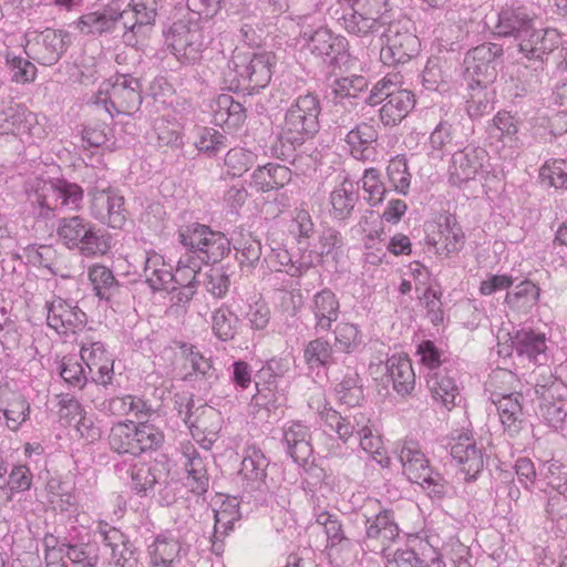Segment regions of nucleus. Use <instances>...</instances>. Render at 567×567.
I'll return each instance as SVG.
<instances>
[{
    "label": "nucleus",
    "mask_w": 567,
    "mask_h": 567,
    "mask_svg": "<svg viewBox=\"0 0 567 567\" xmlns=\"http://www.w3.org/2000/svg\"><path fill=\"white\" fill-rule=\"evenodd\" d=\"M400 84L401 80L398 74H386L374 84L369 95L364 97V102L370 105H377L385 101L380 109V118L384 125L400 123L414 107L413 93L400 89Z\"/></svg>",
    "instance_id": "1"
},
{
    "label": "nucleus",
    "mask_w": 567,
    "mask_h": 567,
    "mask_svg": "<svg viewBox=\"0 0 567 567\" xmlns=\"http://www.w3.org/2000/svg\"><path fill=\"white\" fill-rule=\"evenodd\" d=\"M56 235L69 249H78L86 257L105 255L111 248L110 237L79 215L61 218Z\"/></svg>",
    "instance_id": "2"
},
{
    "label": "nucleus",
    "mask_w": 567,
    "mask_h": 567,
    "mask_svg": "<svg viewBox=\"0 0 567 567\" xmlns=\"http://www.w3.org/2000/svg\"><path fill=\"white\" fill-rule=\"evenodd\" d=\"M320 102L312 93L298 96L286 112L282 138L302 144L319 131Z\"/></svg>",
    "instance_id": "3"
},
{
    "label": "nucleus",
    "mask_w": 567,
    "mask_h": 567,
    "mask_svg": "<svg viewBox=\"0 0 567 567\" xmlns=\"http://www.w3.org/2000/svg\"><path fill=\"white\" fill-rule=\"evenodd\" d=\"M83 199V189L65 179L56 182H43L32 194L29 200L33 207H38L39 216L48 218L58 209H78Z\"/></svg>",
    "instance_id": "4"
},
{
    "label": "nucleus",
    "mask_w": 567,
    "mask_h": 567,
    "mask_svg": "<svg viewBox=\"0 0 567 567\" xmlns=\"http://www.w3.org/2000/svg\"><path fill=\"white\" fill-rule=\"evenodd\" d=\"M399 460L403 467V474L412 483L420 484L430 495L443 497L445 494L446 482L443 476L434 472L425 454L413 441L404 442Z\"/></svg>",
    "instance_id": "5"
},
{
    "label": "nucleus",
    "mask_w": 567,
    "mask_h": 567,
    "mask_svg": "<svg viewBox=\"0 0 567 567\" xmlns=\"http://www.w3.org/2000/svg\"><path fill=\"white\" fill-rule=\"evenodd\" d=\"M385 0H357L341 18L344 30L358 37L382 33L385 24Z\"/></svg>",
    "instance_id": "6"
},
{
    "label": "nucleus",
    "mask_w": 567,
    "mask_h": 567,
    "mask_svg": "<svg viewBox=\"0 0 567 567\" xmlns=\"http://www.w3.org/2000/svg\"><path fill=\"white\" fill-rule=\"evenodd\" d=\"M503 48L496 43H483L470 50L464 58L465 76L478 86H486L497 75Z\"/></svg>",
    "instance_id": "7"
},
{
    "label": "nucleus",
    "mask_w": 567,
    "mask_h": 567,
    "mask_svg": "<svg viewBox=\"0 0 567 567\" xmlns=\"http://www.w3.org/2000/svg\"><path fill=\"white\" fill-rule=\"evenodd\" d=\"M300 37L306 41L308 49L312 54L323 59L326 63L333 68H341L348 62L347 52L348 42L341 35H334L329 29L319 27L316 30L310 25L305 28Z\"/></svg>",
    "instance_id": "8"
},
{
    "label": "nucleus",
    "mask_w": 567,
    "mask_h": 567,
    "mask_svg": "<svg viewBox=\"0 0 567 567\" xmlns=\"http://www.w3.org/2000/svg\"><path fill=\"white\" fill-rule=\"evenodd\" d=\"M166 42L176 59L185 64L199 59L206 37L197 23L177 21L171 27Z\"/></svg>",
    "instance_id": "9"
},
{
    "label": "nucleus",
    "mask_w": 567,
    "mask_h": 567,
    "mask_svg": "<svg viewBox=\"0 0 567 567\" xmlns=\"http://www.w3.org/2000/svg\"><path fill=\"white\" fill-rule=\"evenodd\" d=\"M90 194L92 216L111 228L122 229L126 224L127 215L124 197L110 187L102 189L95 187Z\"/></svg>",
    "instance_id": "10"
},
{
    "label": "nucleus",
    "mask_w": 567,
    "mask_h": 567,
    "mask_svg": "<svg viewBox=\"0 0 567 567\" xmlns=\"http://www.w3.org/2000/svg\"><path fill=\"white\" fill-rule=\"evenodd\" d=\"M488 153L485 148L467 145L452 155L449 166V179L455 186H462L483 171L488 162Z\"/></svg>",
    "instance_id": "11"
},
{
    "label": "nucleus",
    "mask_w": 567,
    "mask_h": 567,
    "mask_svg": "<svg viewBox=\"0 0 567 567\" xmlns=\"http://www.w3.org/2000/svg\"><path fill=\"white\" fill-rule=\"evenodd\" d=\"M275 55L270 52H256L250 55H236L231 60L237 74L248 81L251 89L265 87L271 80Z\"/></svg>",
    "instance_id": "12"
},
{
    "label": "nucleus",
    "mask_w": 567,
    "mask_h": 567,
    "mask_svg": "<svg viewBox=\"0 0 567 567\" xmlns=\"http://www.w3.org/2000/svg\"><path fill=\"white\" fill-rule=\"evenodd\" d=\"M142 85L138 79L131 75H120L110 91L106 110L111 107L118 114H133L142 104Z\"/></svg>",
    "instance_id": "13"
},
{
    "label": "nucleus",
    "mask_w": 567,
    "mask_h": 567,
    "mask_svg": "<svg viewBox=\"0 0 567 567\" xmlns=\"http://www.w3.org/2000/svg\"><path fill=\"white\" fill-rule=\"evenodd\" d=\"M534 18L525 7L506 6L498 13V22L495 27L499 37H513L519 40L530 32Z\"/></svg>",
    "instance_id": "14"
},
{
    "label": "nucleus",
    "mask_w": 567,
    "mask_h": 567,
    "mask_svg": "<svg viewBox=\"0 0 567 567\" xmlns=\"http://www.w3.org/2000/svg\"><path fill=\"white\" fill-rule=\"evenodd\" d=\"M48 324L56 332H63L62 329H73L85 323L86 315L79 307L71 306L60 297L52 301H47Z\"/></svg>",
    "instance_id": "15"
},
{
    "label": "nucleus",
    "mask_w": 567,
    "mask_h": 567,
    "mask_svg": "<svg viewBox=\"0 0 567 567\" xmlns=\"http://www.w3.org/2000/svg\"><path fill=\"white\" fill-rule=\"evenodd\" d=\"M282 432L289 456L298 464L307 463L313 452L309 429L300 422H289Z\"/></svg>",
    "instance_id": "16"
},
{
    "label": "nucleus",
    "mask_w": 567,
    "mask_h": 567,
    "mask_svg": "<svg viewBox=\"0 0 567 567\" xmlns=\"http://www.w3.org/2000/svg\"><path fill=\"white\" fill-rule=\"evenodd\" d=\"M321 419L324 421L327 426L336 431L339 439L344 443L357 433L358 436L364 427L370 423V419L364 413L354 411L349 414L341 415L336 410L329 409L321 412Z\"/></svg>",
    "instance_id": "17"
},
{
    "label": "nucleus",
    "mask_w": 567,
    "mask_h": 567,
    "mask_svg": "<svg viewBox=\"0 0 567 567\" xmlns=\"http://www.w3.org/2000/svg\"><path fill=\"white\" fill-rule=\"evenodd\" d=\"M214 532L212 547L216 554L224 550L223 539L234 529V524L241 518L239 503L233 497L223 502L218 509L214 511Z\"/></svg>",
    "instance_id": "18"
},
{
    "label": "nucleus",
    "mask_w": 567,
    "mask_h": 567,
    "mask_svg": "<svg viewBox=\"0 0 567 567\" xmlns=\"http://www.w3.org/2000/svg\"><path fill=\"white\" fill-rule=\"evenodd\" d=\"M340 303L334 292L324 288L317 292L311 301L310 310L315 317L317 332L329 331L332 323L338 320Z\"/></svg>",
    "instance_id": "19"
},
{
    "label": "nucleus",
    "mask_w": 567,
    "mask_h": 567,
    "mask_svg": "<svg viewBox=\"0 0 567 567\" xmlns=\"http://www.w3.org/2000/svg\"><path fill=\"white\" fill-rule=\"evenodd\" d=\"M452 458L461 466L466 480H473L483 470L484 461L482 450L475 441L465 436L460 437L451 447Z\"/></svg>",
    "instance_id": "20"
},
{
    "label": "nucleus",
    "mask_w": 567,
    "mask_h": 567,
    "mask_svg": "<svg viewBox=\"0 0 567 567\" xmlns=\"http://www.w3.org/2000/svg\"><path fill=\"white\" fill-rule=\"evenodd\" d=\"M558 39L556 30H536L533 24L530 32L518 40L519 51L528 59L543 60L545 54L550 53L557 47Z\"/></svg>",
    "instance_id": "21"
},
{
    "label": "nucleus",
    "mask_w": 567,
    "mask_h": 567,
    "mask_svg": "<svg viewBox=\"0 0 567 567\" xmlns=\"http://www.w3.org/2000/svg\"><path fill=\"white\" fill-rule=\"evenodd\" d=\"M68 33L62 30L45 29L37 38V61L43 65H53L66 50L65 38Z\"/></svg>",
    "instance_id": "22"
},
{
    "label": "nucleus",
    "mask_w": 567,
    "mask_h": 567,
    "mask_svg": "<svg viewBox=\"0 0 567 567\" xmlns=\"http://www.w3.org/2000/svg\"><path fill=\"white\" fill-rule=\"evenodd\" d=\"M419 51V39L409 32L389 37L388 44L381 49L380 58L386 63H405Z\"/></svg>",
    "instance_id": "23"
},
{
    "label": "nucleus",
    "mask_w": 567,
    "mask_h": 567,
    "mask_svg": "<svg viewBox=\"0 0 567 567\" xmlns=\"http://www.w3.org/2000/svg\"><path fill=\"white\" fill-rule=\"evenodd\" d=\"M523 394L514 392L509 394H492V401L496 405L501 422L513 435L519 431L523 421Z\"/></svg>",
    "instance_id": "24"
},
{
    "label": "nucleus",
    "mask_w": 567,
    "mask_h": 567,
    "mask_svg": "<svg viewBox=\"0 0 567 567\" xmlns=\"http://www.w3.org/2000/svg\"><path fill=\"white\" fill-rule=\"evenodd\" d=\"M365 534L370 540L380 543V548L385 551L390 544L399 536V527L394 522L393 513L384 509L372 518L365 519Z\"/></svg>",
    "instance_id": "25"
},
{
    "label": "nucleus",
    "mask_w": 567,
    "mask_h": 567,
    "mask_svg": "<svg viewBox=\"0 0 567 567\" xmlns=\"http://www.w3.org/2000/svg\"><path fill=\"white\" fill-rule=\"evenodd\" d=\"M214 123L235 128L241 125L247 117L244 103L235 101L230 94H220L212 104Z\"/></svg>",
    "instance_id": "26"
},
{
    "label": "nucleus",
    "mask_w": 567,
    "mask_h": 567,
    "mask_svg": "<svg viewBox=\"0 0 567 567\" xmlns=\"http://www.w3.org/2000/svg\"><path fill=\"white\" fill-rule=\"evenodd\" d=\"M127 13H121L118 9L109 8L103 11H94L83 14L78 21L79 30L84 34H102L113 31Z\"/></svg>",
    "instance_id": "27"
},
{
    "label": "nucleus",
    "mask_w": 567,
    "mask_h": 567,
    "mask_svg": "<svg viewBox=\"0 0 567 567\" xmlns=\"http://www.w3.org/2000/svg\"><path fill=\"white\" fill-rule=\"evenodd\" d=\"M427 386L435 402L440 403L447 411H451L461 400L460 390L455 379L447 372L437 371L427 379Z\"/></svg>",
    "instance_id": "28"
},
{
    "label": "nucleus",
    "mask_w": 567,
    "mask_h": 567,
    "mask_svg": "<svg viewBox=\"0 0 567 567\" xmlns=\"http://www.w3.org/2000/svg\"><path fill=\"white\" fill-rule=\"evenodd\" d=\"M143 276L148 286L154 290L176 291L172 268L167 266L162 256L153 254L145 260Z\"/></svg>",
    "instance_id": "29"
},
{
    "label": "nucleus",
    "mask_w": 567,
    "mask_h": 567,
    "mask_svg": "<svg viewBox=\"0 0 567 567\" xmlns=\"http://www.w3.org/2000/svg\"><path fill=\"white\" fill-rule=\"evenodd\" d=\"M509 339L512 350H515L518 357H526L533 361L544 355L547 349L545 334L532 329L516 330L512 336L509 334Z\"/></svg>",
    "instance_id": "30"
},
{
    "label": "nucleus",
    "mask_w": 567,
    "mask_h": 567,
    "mask_svg": "<svg viewBox=\"0 0 567 567\" xmlns=\"http://www.w3.org/2000/svg\"><path fill=\"white\" fill-rule=\"evenodd\" d=\"M269 461L261 450L251 446L246 450L241 461L240 474L252 489H261L266 485L267 467Z\"/></svg>",
    "instance_id": "31"
},
{
    "label": "nucleus",
    "mask_w": 567,
    "mask_h": 567,
    "mask_svg": "<svg viewBox=\"0 0 567 567\" xmlns=\"http://www.w3.org/2000/svg\"><path fill=\"white\" fill-rule=\"evenodd\" d=\"M386 382H391L399 394L410 393L415 383V374L409 359L391 357L385 363Z\"/></svg>",
    "instance_id": "32"
},
{
    "label": "nucleus",
    "mask_w": 567,
    "mask_h": 567,
    "mask_svg": "<svg viewBox=\"0 0 567 567\" xmlns=\"http://www.w3.org/2000/svg\"><path fill=\"white\" fill-rule=\"evenodd\" d=\"M132 489L141 496H146L153 487L167 483V473L159 465L145 463L134 464L131 470Z\"/></svg>",
    "instance_id": "33"
},
{
    "label": "nucleus",
    "mask_w": 567,
    "mask_h": 567,
    "mask_svg": "<svg viewBox=\"0 0 567 567\" xmlns=\"http://www.w3.org/2000/svg\"><path fill=\"white\" fill-rule=\"evenodd\" d=\"M184 455L187 457L185 463V471L187 472L185 485L195 495H204L209 487L206 463L194 447L190 451L187 450Z\"/></svg>",
    "instance_id": "34"
},
{
    "label": "nucleus",
    "mask_w": 567,
    "mask_h": 567,
    "mask_svg": "<svg viewBox=\"0 0 567 567\" xmlns=\"http://www.w3.org/2000/svg\"><path fill=\"white\" fill-rule=\"evenodd\" d=\"M252 184L262 192L284 187L291 179V171L282 165L269 163L258 166L252 173Z\"/></svg>",
    "instance_id": "35"
},
{
    "label": "nucleus",
    "mask_w": 567,
    "mask_h": 567,
    "mask_svg": "<svg viewBox=\"0 0 567 567\" xmlns=\"http://www.w3.org/2000/svg\"><path fill=\"white\" fill-rule=\"evenodd\" d=\"M358 199L359 195L355 185L346 178L330 194L333 217L339 220L350 218Z\"/></svg>",
    "instance_id": "36"
},
{
    "label": "nucleus",
    "mask_w": 567,
    "mask_h": 567,
    "mask_svg": "<svg viewBox=\"0 0 567 567\" xmlns=\"http://www.w3.org/2000/svg\"><path fill=\"white\" fill-rule=\"evenodd\" d=\"M487 133L492 144L499 142L503 146H517V122L509 113L498 112L487 127Z\"/></svg>",
    "instance_id": "37"
},
{
    "label": "nucleus",
    "mask_w": 567,
    "mask_h": 567,
    "mask_svg": "<svg viewBox=\"0 0 567 567\" xmlns=\"http://www.w3.org/2000/svg\"><path fill=\"white\" fill-rule=\"evenodd\" d=\"M121 13H127L122 20L123 28L135 33L137 29L155 21L156 2L155 0H133V9L123 10Z\"/></svg>",
    "instance_id": "38"
},
{
    "label": "nucleus",
    "mask_w": 567,
    "mask_h": 567,
    "mask_svg": "<svg viewBox=\"0 0 567 567\" xmlns=\"http://www.w3.org/2000/svg\"><path fill=\"white\" fill-rule=\"evenodd\" d=\"M440 238L429 237L427 243L436 246L443 244L446 255L457 252L464 245V234L453 216H446L445 221L439 225Z\"/></svg>",
    "instance_id": "39"
},
{
    "label": "nucleus",
    "mask_w": 567,
    "mask_h": 567,
    "mask_svg": "<svg viewBox=\"0 0 567 567\" xmlns=\"http://www.w3.org/2000/svg\"><path fill=\"white\" fill-rule=\"evenodd\" d=\"M202 248H198L197 259L205 264H216L230 252V241L220 231L209 229Z\"/></svg>",
    "instance_id": "40"
},
{
    "label": "nucleus",
    "mask_w": 567,
    "mask_h": 567,
    "mask_svg": "<svg viewBox=\"0 0 567 567\" xmlns=\"http://www.w3.org/2000/svg\"><path fill=\"white\" fill-rule=\"evenodd\" d=\"M136 430L134 422L115 424L110 434V445L117 453L137 456Z\"/></svg>",
    "instance_id": "41"
},
{
    "label": "nucleus",
    "mask_w": 567,
    "mask_h": 567,
    "mask_svg": "<svg viewBox=\"0 0 567 567\" xmlns=\"http://www.w3.org/2000/svg\"><path fill=\"white\" fill-rule=\"evenodd\" d=\"M303 359L310 369L326 368L333 363V349L324 338L309 341L303 349Z\"/></svg>",
    "instance_id": "42"
},
{
    "label": "nucleus",
    "mask_w": 567,
    "mask_h": 567,
    "mask_svg": "<svg viewBox=\"0 0 567 567\" xmlns=\"http://www.w3.org/2000/svg\"><path fill=\"white\" fill-rule=\"evenodd\" d=\"M368 89V80L361 75H352L333 80L331 94L333 102L340 103L344 99L358 100Z\"/></svg>",
    "instance_id": "43"
},
{
    "label": "nucleus",
    "mask_w": 567,
    "mask_h": 567,
    "mask_svg": "<svg viewBox=\"0 0 567 567\" xmlns=\"http://www.w3.org/2000/svg\"><path fill=\"white\" fill-rule=\"evenodd\" d=\"M181 550L182 546L178 540L158 536L150 546L151 561L154 566L171 567Z\"/></svg>",
    "instance_id": "44"
},
{
    "label": "nucleus",
    "mask_w": 567,
    "mask_h": 567,
    "mask_svg": "<svg viewBox=\"0 0 567 567\" xmlns=\"http://www.w3.org/2000/svg\"><path fill=\"white\" fill-rule=\"evenodd\" d=\"M89 278L92 282L95 295L100 299L109 300L118 286L112 270L102 265H94L91 267L89 270Z\"/></svg>",
    "instance_id": "45"
},
{
    "label": "nucleus",
    "mask_w": 567,
    "mask_h": 567,
    "mask_svg": "<svg viewBox=\"0 0 567 567\" xmlns=\"http://www.w3.org/2000/svg\"><path fill=\"white\" fill-rule=\"evenodd\" d=\"M539 289L529 280L518 284L512 292H507L505 301L515 309H527L537 303Z\"/></svg>",
    "instance_id": "46"
},
{
    "label": "nucleus",
    "mask_w": 567,
    "mask_h": 567,
    "mask_svg": "<svg viewBox=\"0 0 567 567\" xmlns=\"http://www.w3.org/2000/svg\"><path fill=\"white\" fill-rule=\"evenodd\" d=\"M238 317L228 308H219L213 313V331L221 341L233 340L237 333Z\"/></svg>",
    "instance_id": "47"
},
{
    "label": "nucleus",
    "mask_w": 567,
    "mask_h": 567,
    "mask_svg": "<svg viewBox=\"0 0 567 567\" xmlns=\"http://www.w3.org/2000/svg\"><path fill=\"white\" fill-rule=\"evenodd\" d=\"M539 178L546 186L557 189L567 188V162L563 159L546 162L539 169Z\"/></svg>",
    "instance_id": "48"
},
{
    "label": "nucleus",
    "mask_w": 567,
    "mask_h": 567,
    "mask_svg": "<svg viewBox=\"0 0 567 567\" xmlns=\"http://www.w3.org/2000/svg\"><path fill=\"white\" fill-rule=\"evenodd\" d=\"M334 346L344 353L353 352L361 343V336L355 324L340 322L334 330Z\"/></svg>",
    "instance_id": "49"
},
{
    "label": "nucleus",
    "mask_w": 567,
    "mask_h": 567,
    "mask_svg": "<svg viewBox=\"0 0 567 567\" xmlns=\"http://www.w3.org/2000/svg\"><path fill=\"white\" fill-rule=\"evenodd\" d=\"M389 182L400 194H406L410 187L411 175L408 171L406 158L396 156L389 162L386 167Z\"/></svg>",
    "instance_id": "50"
},
{
    "label": "nucleus",
    "mask_w": 567,
    "mask_h": 567,
    "mask_svg": "<svg viewBox=\"0 0 567 567\" xmlns=\"http://www.w3.org/2000/svg\"><path fill=\"white\" fill-rule=\"evenodd\" d=\"M135 430L138 455L147 450L159 447L164 441L163 432L148 422H142L138 425L135 424Z\"/></svg>",
    "instance_id": "51"
},
{
    "label": "nucleus",
    "mask_w": 567,
    "mask_h": 567,
    "mask_svg": "<svg viewBox=\"0 0 567 567\" xmlns=\"http://www.w3.org/2000/svg\"><path fill=\"white\" fill-rule=\"evenodd\" d=\"M378 138L377 131L365 123L357 125L351 130L346 137V142L351 146V153L354 157L363 156L365 148L364 145H369L375 142Z\"/></svg>",
    "instance_id": "52"
},
{
    "label": "nucleus",
    "mask_w": 567,
    "mask_h": 567,
    "mask_svg": "<svg viewBox=\"0 0 567 567\" xmlns=\"http://www.w3.org/2000/svg\"><path fill=\"white\" fill-rule=\"evenodd\" d=\"M209 229L208 226L198 223L184 226L178 230L179 243L197 256L198 248H202L205 244L204 240Z\"/></svg>",
    "instance_id": "53"
},
{
    "label": "nucleus",
    "mask_w": 567,
    "mask_h": 567,
    "mask_svg": "<svg viewBox=\"0 0 567 567\" xmlns=\"http://www.w3.org/2000/svg\"><path fill=\"white\" fill-rule=\"evenodd\" d=\"M358 382L359 375L357 373H352L346 375L337 385L336 390L342 403L349 406H355L363 400V390Z\"/></svg>",
    "instance_id": "54"
},
{
    "label": "nucleus",
    "mask_w": 567,
    "mask_h": 567,
    "mask_svg": "<svg viewBox=\"0 0 567 567\" xmlns=\"http://www.w3.org/2000/svg\"><path fill=\"white\" fill-rule=\"evenodd\" d=\"M226 140V136L220 132L204 127L199 133L198 140L195 142V146L198 151L208 155H216L227 147Z\"/></svg>",
    "instance_id": "55"
},
{
    "label": "nucleus",
    "mask_w": 567,
    "mask_h": 567,
    "mask_svg": "<svg viewBox=\"0 0 567 567\" xmlns=\"http://www.w3.org/2000/svg\"><path fill=\"white\" fill-rule=\"evenodd\" d=\"M193 408H194V401H193V399H188L185 404L179 403L178 413L181 416L183 415L184 422L186 424H188L189 427H196L198 430L205 431L206 430L205 417L217 416V412L210 406L200 405L199 408L196 409V412L198 410H202L200 415H196L195 419L193 420V415H194Z\"/></svg>",
    "instance_id": "56"
},
{
    "label": "nucleus",
    "mask_w": 567,
    "mask_h": 567,
    "mask_svg": "<svg viewBox=\"0 0 567 567\" xmlns=\"http://www.w3.org/2000/svg\"><path fill=\"white\" fill-rule=\"evenodd\" d=\"M361 182L362 188L369 194L368 200L371 205H377L384 199L385 187L380 181V172L377 168L365 169Z\"/></svg>",
    "instance_id": "57"
},
{
    "label": "nucleus",
    "mask_w": 567,
    "mask_h": 567,
    "mask_svg": "<svg viewBox=\"0 0 567 567\" xmlns=\"http://www.w3.org/2000/svg\"><path fill=\"white\" fill-rule=\"evenodd\" d=\"M11 72V80L16 83H29L34 81L37 75L35 65L29 60L21 56L7 59Z\"/></svg>",
    "instance_id": "58"
},
{
    "label": "nucleus",
    "mask_w": 567,
    "mask_h": 567,
    "mask_svg": "<svg viewBox=\"0 0 567 567\" xmlns=\"http://www.w3.org/2000/svg\"><path fill=\"white\" fill-rule=\"evenodd\" d=\"M205 276L204 285L206 290L214 297L223 298L230 286V279L225 269L223 267L212 268Z\"/></svg>",
    "instance_id": "59"
},
{
    "label": "nucleus",
    "mask_w": 567,
    "mask_h": 567,
    "mask_svg": "<svg viewBox=\"0 0 567 567\" xmlns=\"http://www.w3.org/2000/svg\"><path fill=\"white\" fill-rule=\"evenodd\" d=\"M420 301L425 307L426 316L434 326L443 322L444 312L442 310L441 292L426 288L420 297Z\"/></svg>",
    "instance_id": "60"
},
{
    "label": "nucleus",
    "mask_w": 567,
    "mask_h": 567,
    "mask_svg": "<svg viewBox=\"0 0 567 567\" xmlns=\"http://www.w3.org/2000/svg\"><path fill=\"white\" fill-rule=\"evenodd\" d=\"M60 375L68 384L78 389H82L87 381L82 364L71 359L62 362Z\"/></svg>",
    "instance_id": "61"
},
{
    "label": "nucleus",
    "mask_w": 567,
    "mask_h": 567,
    "mask_svg": "<svg viewBox=\"0 0 567 567\" xmlns=\"http://www.w3.org/2000/svg\"><path fill=\"white\" fill-rule=\"evenodd\" d=\"M251 154L243 148H233L225 156V165L233 176H241L250 167Z\"/></svg>",
    "instance_id": "62"
},
{
    "label": "nucleus",
    "mask_w": 567,
    "mask_h": 567,
    "mask_svg": "<svg viewBox=\"0 0 567 567\" xmlns=\"http://www.w3.org/2000/svg\"><path fill=\"white\" fill-rule=\"evenodd\" d=\"M245 317L249 321L251 329L262 330L269 323L270 309L266 302L258 300L248 306V310L245 313Z\"/></svg>",
    "instance_id": "63"
},
{
    "label": "nucleus",
    "mask_w": 567,
    "mask_h": 567,
    "mask_svg": "<svg viewBox=\"0 0 567 567\" xmlns=\"http://www.w3.org/2000/svg\"><path fill=\"white\" fill-rule=\"evenodd\" d=\"M540 415L545 421L554 426H560L567 417V404L559 402H545L542 401L539 406Z\"/></svg>",
    "instance_id": "64"
}]
</instances>
